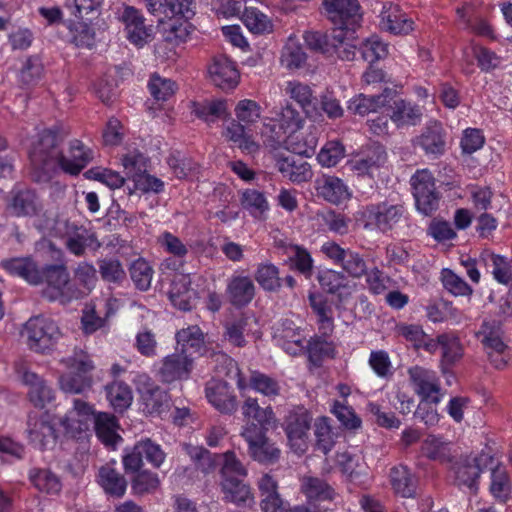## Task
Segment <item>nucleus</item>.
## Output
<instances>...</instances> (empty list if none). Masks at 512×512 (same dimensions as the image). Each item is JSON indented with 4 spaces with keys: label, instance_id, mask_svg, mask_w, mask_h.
<instances>
[{
    "label": "nucleus",
    "instance_id": "28",
    "mask_svg": "<svg viewBox=\"0 0 512 512\" xmlns=\"http://www.w3.org/2000/svg\"><path fill=\"white\" fill-rule=\"evenodd\" d=\"M147 9L153 15L159 16V21L175 17L188 18L191 14L188 0H144Z\"/></svg>",
    "mask_w": 512,
    "mask_h": 512
},
{
    "label": "nucleus",
    "instance_id": "62",
    "mask_svg": "<svg viewBox=\"0 0 512 512\" xmlns=\"http://www.w3.org/2000/svg\"><path fill=\"white\" fill-rule=\"evenodd\" d=\"M362 57L369 63L383 59L388 54L387 44L382 42L377 35H372L361 46Z\"/></svg>",
    "mask_w": 512,
    "mask_h": 512
},
{
    "label": "nucleus",
    "instance_id": "50",
    "mask_svg": "<svg viewBox=\"0 0 512 512\" xmlns=\"http://www.w3.org/2000/svg\"><path fill=\"white\" fill-rule=\"evenodd\" d=\"M160 479L157 473L142 470L131 479V490L134 495L143 496L155 493L160 487Z\"/></svg>",
    "mask_w": 512,
    "mask_h": 512
},
{
    "label": "nucleus",
    "instance_id": "36",
    "mask_svg": "<svg viewBox=\"0 0 512 512\" xmlns=\"http://www.w3.org/2000/svg\"><path fill=\"white\" fill-rule=\"evenodd\" d=\"M309 304L317 315L319 330L324 336H329L334 330L333 310L327 300L319 293H309Z\"/></svg>",
    "mask_w": 512,
    "mask_h": 512
},
{
    "label": "nucleus",
    "instance_id": "33",
    "mask_svg": "<svg viewBox=\"0 0 512 512\" xmlns=\"http://www.w3.org/2000/svg\"><path fill=\"white\" fill-rule=\"evenodd\" d=\"M65 247L73 255L81 257L85 254L87 248L96 250L101 247V243L94 231L80 225L79 228L65 240Z\"/></svg>",
    "mask_w": 512,
    "mask_h": 512
},
{
    "label": "nucleus",
    "instance_id": "25",
    "mask_svg": "<svg viewBox=\"0 0 512 512\" xmlns=\"http://www.w3.org/2000/svg\"><path fill=\"white\" fill-rule=\"evenodd\" d=\"M256 293V287L248 276H233L226 288L228 301L237 308H243L251 303Z\"/></svg>",
    "mask_w": 512,
    "mask_h": 512
},
{
    "label": "nucleus",
    "instance_id": "11",
    "mask_svg": "<svg viewBox=\"0 0 512 512\" xmlns=\"http://www.w3.org/2000/svg\"><path fill=\"white\" fill-rule=\"evenodd\" d=\"M321 251L335 264H339L349 276L360 278L366 274V262L358 252L344 249L334 241L324 243Z\"/></svg>",
    "mask_w": 512,
    "mask_h": 512
},
{
    "label": "nucleus",
    "instance_id": "51",
    "mask_svg": "<svg viewBox=\"0 0 512 512\" xmlns=\"http://www.w3.org/2000/svg\"><path fill=\"white\" fill-rule=\"evenodd\" d=\"M129 272L137 289L147 291L151 287L154 270L145 259L138 258L133 261L129 267Z\"/></svg>",
    "mask_w": 512,
    "mask_h": 512
},
{
    "label": "nucleus",
    "instance_id": "57",
    "mask_svg": "<svg viewBox=\"0 0 512 512\" xmlns=\"http://www.w3.org/2000/svg\"><path fill=\"white\" fill-rule=\"evenodd\" d=\"M98 267L101 278L106 282L120 284L126 278V272L118 259L99 260Z\"/></svg>",
    "mask_w": 512,
    "mask_h": 512
},
{
    "label": "nucleus",
    "instance_id": "17",
    "mask_svg": "<svg viewBox=\"0 0 512 512\" xmlns=\"http://www.w3.org/2000/svg\"><path fill=\"white\" fill-rule=\"evenodd\" d=\"M210 81L222 90L236 88L240 80V73L235 62L224 55L215 56L208 66Z\"/></svg>",
    "mask_w": 512,
    "mask_h": 512
},
{
    "label": "nucleus",
    "instance_id": "35",
    "mask_svg": "<svg viewBox=\"0 0 512 512\" xmlns=\"http://www.w3.org/2000/svg\"><path fill=\"white\" fill-rule=\"evenodd\" d=\"M393 96L392 88H385L379 95L367 96L360 94L350 101L348 109L354 114L364 116L378 108L387 106L390 97Z\"/></svg>",
    "mask_w": 512,
    "mask_h": 512
},
{
    "label": "nucleus",
    "instance_id": "12",
    "mask_svg": "<svg viewBox=\"0 0 512 512\" xmlns=\"http://www.w3.org/2000/svg\"><path fill=\"white\" fill-rule=\"evenodd\" d=\"M15 370L21 376L22 382L29 387L28 398L35 407L43 409L54 401V390L41 376L28 370L22 362L15 363Z\"/></svg>",
    "mask_w": 512,
    "mask_h": 512
},
{
    "label": "nucleus",
    "instance_id": "45",
    "mask_svg": "<svg viewBox=\"0 0 512 512\" xmlns=\"http://www.w3.org/2000/svg\"><path fill=\"white\" fill-rule=\"evenodd\" d=\"M29 479L39 491L48 494H57L62 488L58 476L48 469H32L29 473Z\"/></svg>",
    "mask_w": 512,
    "mask_h": 512
},
{
    "label": "nucleus",
    "instance_id": "8",
    "mask_svg": "<svg viewBox=\"0 0 512 512\" xmlns=\"http://www.w3.org/2000/svg\"><path fill=\"white\" fill-rule=\"evenodd\" d=\"M25 330L28 346L35 352L44 353L59 338L60 331L56 323L48 318L34 317L27 321Z\"/></svg>",
    "mask_w": 512,
    "mask_h": 512
},
{
    "label": "nucleus",
    "instance_id": "54",
    "mask_svg": "<svg viewBox=\"0 0 512 512\" xmlns=\"http://www.w3.org/2000/svg\"><path fill=\"white\" fill-rule=\"evenodd\" d=\"M316 448L323 454H328L335 445V434L326 417L318 418L315 422Z\"/></svg>",
    "mask_w": 512,
    "mask_h": 512
},
{
    "label": "nucleus",
    "instance_id": "15",
    "mask_svg": "<svg viewBox=\"0 0 512 512\" xmlns=\"http://www.w3.org/2000/svg\"><path fill=\"white\" fill-rule=\"evenodd\" d=\"M193 358L179 353L164 357L157 371L159 380L163 383H173L189 378L193 370Z\"/></svg>",
    "mask_w": 512,
    "mask_h": 512
},
{
    "label": "nucleus",
    "instance_id": "52",
    "mask_svg": "<svg viewBox=\"0 0 512 512\" xmlns=\"http://www.w3.org/2000/svg\"><path fill=\"white\" fill-rule=\"evenodd\" d=\"M241 21L249 32H272V20L259 9L254 7L245 8Z\"/></svg>",
    "mask_w": 512,
    "mask_h": 512
},
{
    "label": "nucleus",
    "instance_id": "32",
    "mask_svg": "<svg viewBox=\"0 0 512 512\" xmlns=\"http://www.w3.org/2000/svg\"><path fill=\"white\" fill-rule=\"evenodd\" d=\"M417 144L427 155H442L446 146L442 125L438 122H434L427 126L422 134L417 138Z\"/></svg>",
    "mask_w": 512,
    "mask_h": 512
},
{
    "label": "nucleus",
    "instance_id": "27",
    "mask_svg": "<svg viewBox=\"0 0 512 512\" xmlns=\"http://www.w3.org/2000/svg\"><path fill=\"white\" fill-rule=\"evenodd\" d=\"M276 167L283 177L293 183L307 182L312 178L310 164L299 156L279 158Z\"/></svg>",
    "mask_w": 512,
    "mask_h": 512
},
{
    "label": "nucleus",
    "instance_id": "20",
    "mask_svg": "<svg viewBox=\"0 0 512 512\" xmlns=\"http://www.w3.org/2000/svg\"><path fill=\"white\" fill-rule=\"evenodd\" d=\"M209 403L222 414H233L238 408L233 388L225 381H210L205 389Z\"/></svg>",
    "mask_w": 512,
    "mask_h": 512
},
{
    "label": "nucleus",
    "instance_id": "18",
    "mask_svg": "<svg viewBox=\"0 0 512 512\" xmlns=\"http://www.w3.org/2000/svg\"><path fill=\"white\" fill-rule=\"evenodd\" d=\"M93 159V151L87 148L80 140L74 139L69 143L67 154L61 152L58 156L57 170L64 173L78 175Z\"/></svg>",
    "mask_w": 512,
    "mask_h": 512
},
{
    "label": "nucleus",
    "instance_id": "14",
    "mask_svg": "<svg viewBox=\"0 0 512 512\" xmlns=\"http://www.w3.org/2000/svg\"><path fill=\"white\" fill-rule=\"evenodd\" d=\"M409 380L421 401L429 400L438 404L441 401L440 383L436 374L428 369L414 366L408 370Z\"/></svg>",
    "mask_w": 512,
    "mask_h": 512
},
{
    "label": "nucleus",
    "instance_id": "58",
    "mask_svg": "<svg viewBox=\"0 0 512 512\" xmlns=\"http://www.w3.org/2000/svg\"><path fill=\"white\" fill-rule=\"evenodd\" d=\"M288 134L278 121L264 123L261 129L264 144L274 150L285 143Z\"/></svg>",
    "mask_w": 512,
    "mask_h": 512
},
{
    "label": "nucleus",
    "instance_id": "38",
    "mask_svg": "<svg viewBox=\"0 0 512 512\" xmlns=\"http://www.w3.org/2000/svg\"><path fill=\"white\" fill-rule=\"evenodd\" d=\"M301 491L309 500L332 501L336 496L331 485L325 480L313 476H304L301 479Z\"/></svg>",
    "mask_w": 512,
    "mask_h": 512
},
{
    "label": "nucleus",
    "instance_id": "6",
    "mask_svg": "<svg viewBox=\"0 0 512 512\" xmlns=\"http://www.w3.org/2000/svg\"><path fill=\"white\" fill-rule=\"evenodd\" d=\"M267 432L250 426L241 430L240 435L248 445L247 453L251 459L260 464L273 465L279 461L281 450L267 436Z\"/></svg>",
    "mask_w": 512,
    "mask_h": 512
},
{
    "label": "nucleus",
    "instance_id": "5",
    "mask_svg": "<svg viewBox=\"0 0 512 512\" xmlns=\"http://www.w3.org/2000/svg\"><path fill=\"white\" fill-rule=\"evenodd\" d=\"M311 421L312 416L303 406L293 407L285 415L283 428L295 453L303 454L306 451Z\"/></svg>",
    "mask_w": 512,
    "mask_h": 512
},
{
    "label": "nucleus",
    "instance_id": "46",
    "mask_svg": "<svg viewBox=\"0 0 512 512\" xmlns=\"http://www.w3.org/2000/svg\"><path fill=\"white\" fill-rule=\"evenodd\" d=\"M249 386L270 399L279 396L281 392V386L275 378L259 371L251 372Z\"/></svg>",
    "mask_w": 512,
    "mask_h": 512
},
{
    "label": "nucleus",
    "instance_id": "41",
    "mask_svg": "<svg viewBox=\"0 0 512 512\" xmlns=\"http://www.w3.org/2000/svg\"><path fill=\"white\" fill-rule=\"evenodd\" d=\"M224 498L227 501L241 504L252 499V493L249 485L243 479L238 477H226L221 481Z\"/></svg>",
    "mask_w": 512,
    "mask_h": 512
},
{
    "label": "nucleus",
    "instance_id": "59",
    "mask_svg": "<svg viewBox=\"0 0 512 512\" xmlns=\"http://www.w3.org/2000/svg\"><path fill=\"white\" fill-rule=\"evenodd\" d=\"M148 88L154 99L166 101L175 93L177 85L171 79L162 78L157 74H153L149 80Z\"/></svg>",
    "mask_w": 512,
    "mask_h": 512
},
{
    "label": "nucleus",
    "instance_id": "1",
    "mask_svg": "<svg viewBox=\"0 0 512 512\" xmlns=\"http://www.w3.org/2000/svg\"><path fill=\"white\" fill-rule=\"evenodd\" d=\"M2 266L10 274L22 277L30 284L46 283L42 295L49 301H58L65 305L83 298V293L71 282L70 273L64 263L45 265L40 270L30 258H15L2 261Z\"/></svg>",
    "mask_w": 512,
    "mask_h": 512
},
{
    "label": "nucleus",
    "instance_id": "29",
    "mask_svg": "<svg viewBox=\"0 0 512 512\" xmlns=\"http://www.w3.org/2000/svg\"><path fill=\"white\" fill-rule=\"evenodd\" d=\"M451 472L453 474L454 484L459 488H467L470 492L476 493L478 489V478L480 469L473 465L470 457L461 458L456 461Z\"/></svg>",
    "mask_w": 512,
    "mask_h": 512
},
{
    "label": "nucleus",
    "instance_id": "60",
    "mask_svg": "<svg viewBox=\"0 0 512 512\" xmlns=\"http://www.w3.org/2000/svg\"><path fill=\"white\" fill-rule=\"evenodd\" d=\"M344 155L345 148L339 141H329L321 148L317 160L323 167H333Z\"/></svg>",
    "mask_w": 512,
    "mask_h": 512
},
{
    "label": "nucleus",
    "instance_id": "16",
    "mask_svg": "<svg viewBox=\"0 0 512 512\" xmlns=\"http://www.w3.org/2000/svg\"><path fill=\"white\" fill-rule=\"evenodd\" d=\"M42 201L35 190L24 188L10 192L7 210L16 217H34L41 213Z\"/></svg>",
    "mask_w": 512,
    "mask_h": 512
},
{
    "label": "nucleus",
    "instance_id": "63",
    "mask_svg": "<svg viewBox=\"0 0 512 512\" xmlns=\"http://www.w3.org/2000/svg\"><path fill=\"white\" fill-rule=\"evenodd\" d=\"M308 355L314 365L320 366L324 358L333 357L334 346L325 339L314 338L308 343Z\"/></svg>",
    "mask_w": 512,
    "mask_h": 512
},
{
    "label": "nucleus",
    "instance_id": "23",
    "mask_svg": "<svg viewBox=\"0 0 512 512\" xmlns=\"http://www.w3.org/2000/svg\"><path fill=\"white\" fill-rule=\"evenodd\" d=\"M387 105L390 109V119L398 127L416 125L421 121V108L416 104L400 98L394 89L393 96L390 97Z\"/></svg>",
    "mask_w": 512,
    "mask_h": 512
},
{
    "label": "nucleus",
    "instance_id": "42",
    "mask_svg": "<svg viewBox=\"0 0 512 512\" xmlns=\"http://www.w3.org/2000/svg\"><path fill=\"white\" fill-rule=\"evenodd\" d=\"M306 53L304 52L301 44L299 43V40L297 39L296 35H291L283 50L281 55V62L282 64L290 69L295 70L302 68L306 63Z\"/></svg>",
    "mask_w": 512,
    "mask_h": 512
},
{
    "label": "nucleus",
    "instance_id": "39",
    "mask_svg": "<svg viewBox=\"0 0 512 512\" xmlns=\"http://www.w3.org/2000/svg\"><path fill=\"white\" fill-rule=\"evenodd\" d=\"M391 483L396 491L402 497H413L416 492V479L410 470L404 466L399 465L393 467L390 472Z\"/></svg>",
    "mask_w": 512,
    "mask_h": 512
},
{
    "label": "nucleus",
    "instance_id": "31",
    "mask_svg": "<svg viewBox=\"0 0 512 512\" xmlns=\"http://www.w3.org/2000/svg\"><path fill=\"white\" fill-rule=\"evenodd\" d=\"M316 191L319 196L333 204H339L350 197L344 182L330 175H323L316 180Z\"/></svg>",
    "mask_w": 512,
    "mask_h": 512
},
{
    "label": "nucleus",
    "instance_id": "10",
    "mask_svg": "<svg viewBox=\"0 0 512 512\" xmlns=\"http://www.w3.org/2000/svg\"><path fill=\"white\" fill-rule=\"evenodd\" d=\"M323 5L328 17L339 24V29L354 32L359 28L362 13L358 0H324Z\"/></svg>",
    "mask_w": 512,
    "mask_h": 512
},
{
    "label": "nucleus",
    "instance_id": "22",
    "mask_svg": "<svg viewBox=\"0 0 512 512\" xmlns=\"http://www.w3.org/2000/svg\"><path fill=\"white\" fill-rule=\"evenodd\" d=\"M320 287L328 294L336 295L340 302L346 300L354 289L344 273L332 269H320L317 272Z\"/></svg>",
    "mask_w": 512,
    "mask_h": 512
},
{
    "label": "nucleus",
    "instance_id": "21",
    "mask_svg": "<svg viewBox=\"0 0 512 512\" xmlns=\"http://www.w3.org/2000/svg\"><path fill=\"white\" fill-rule=\"evenodd\" d=\"M379 27L385 32H410L414 30V22L399 5L386 2L379 14Z\"/></svg>",
    "mask_w": 512,
    "mask_h": 512
},
{
    "label": "nucleus",
    "instance_id": "48",
    "mask_svg": "<svg viewBox=\"0 0 512 512\" xmlns=\"http://www.w3.org/2000/svg\"><path fill=\"white\" fill-rule=\"evenodd\" d=\"M107 398L117 411L127 409L133 400L131 388L122 381H114L106 386Z\"/></svg>",
    "mask_w": 512,
    "mask_h": 512
},
{
    "label": "nucleus",
    "instance_id": "53",
    "mask_svg": "<svg viewBox=\"0 0 512 512\" xmlns=\"http://www.w3.org/2000/svg\"><path fill=\"white\" fill-rule=\"evenodd\" d=\"M442 365L451 366L463 356V347L457 336L444 333L440 335Z\"/></svg>",
    "mask_w": 512,
    "mask_h": 512
},
{
    "label": "nucleus",
    "instance_id": "49",
    "mask_svg": "<svg viewBox=\"0 0 512 512\" xmlns=\"http://www.w3.org/2000/svg\"><path fill=\"white\" fill-rule=\"evenodd\" d=\"M240 204L253 217H261L269 209L264 193L256 189H245L241 192Z\"/></svg>",
    "mask_w": 512,
    "mask_h": 512
},
{
    "label": "nucleus",
    "instance_id": "40",
    "mask_svg": "<svg viewBox=\"0 0 512 512\" xmlns=\"http://www.w3.org/2000/svg\"><path fill=\"white\" fill-rule=\"evenodd\" d=\"M502 325L497 320L483 321L480 330L476 336L483 344L485 351L490 349L503 348L506 344L503 342Z\"/></svg>",
    "mask_w": 512,
    "mask_h": 512
},
{
    "label": "nucleus",
    "instance_id": "37",
    "mask_svg": "<svg viewBox=\"0 0 512 512\" xmlns=\"http://www.w3.org/2000/svg\"><path fill=\"white\" fill-rule=\"evenodd\" d=\"M94 428L99 440L106 446L114 447L121 439L117 433L118 423L114 415L109 413H98L94 416Z\"/></svg>",
    "mask_w": 512,
    "mask_h": 512
},
{
    "label": "nucleus",
    "instance_id": "47",
    "mask_svg": "<svg viewBox=\"0 0 512 512\" xmlns=\"http://www.w3.org/2000/svg\"><path fill=\"white\" fill-rule=\"evenodd\" d=\"M286 92L302 107L307 116L315 111V98L308 85L291 81L287 84Z\"/></svg>",
    "mask_w": 512,
    "mask_h": 512
},
{
    "label": "nucleus",
    "instance_id": "7",
    "mask_svg": "<svg viewBox=\"0 0 512 512\" xmlns=\"http://www.w3.org/2000/svg\"><path fill=\"white\" fill-rule=\"evenodd\" d=\"M176 341L180 349L179 353L190 356L194 359L195 355H204L215 358V361L223 360L231 366H235L233 359L223 352H215L207 349L204 345V335L201 329L194 325L181 329L176 333Z\"/></svg>",
    "mask_w": 512,
    "mask_h": 512
},
{
    "label": "nucleus",
    "instance_id": "19",
    "mask_svg": "<svg viewBox=\"0 0 512 512\" xmlns=\"http://www.w3.org/2000/svg\"><path fill=\"white\" fill-rule=\"evenodd\" d=\"M241 413L244 419L247 420L242 430H246L251 426L260 431H268L274 428L277 423L272 408L270 406L262 408L256 398L247 397L241 406Z\"/></svg>",
    "mask_w": 512,
    "mask_h": 512
},
{
    "label": "nucleus",
    "instance_id": "3",
    "mask_svg": "<svg viewBox=\"0 0 512 512\" xmlns=\"http://www.w3.org/2000/svg\"><path fill=\"white\" fill-rule=\"evenodd\" d=\"M366 229L387 234L407 221V210L403 204L382 201L369 204L362 211Z\"/></svg>",
    "mask_w": 512,
    "mask_h": 512
},
{
    "label": "nucleus",
    "instance_id": "24",
    "mask_svg": "<svg viewBox=\"0 0 512 512\" xmlns=\"http://www.w3.org/2000/svg\"><path fill=\"white\" fill-rule=\"evenodd\" d=\"M169 298L172 304L182 311H190L196 305L198 292L191 287L189 275H179L174 279Z\"/></svg>",
    "mask_w": 512,
    "mask_h": 512
},
{
    "label": "nucleus",
    "instance_id": "9",
    "mask_svg": "<svg viewBox=\"0 0 512 512\" xmlns=\"http://www.w3.org/2000/svg\"><path fill=\"white\" fill-rule=\"evenodd\" d=\"M307 46L314 51L332 56L336 54L343 60H352L356 46L347 42L342 34H303Z\"/></svg>",
    "mask_w": 512,
    "mask_h": 512
},
{
    "label": "nucleus",
    "instance_id": "61",
    "mask_svg": "<svg viewBox=\"0 0 512 512\" xmlns=\"http://www.w3.org/2000/svg\"><path fill=\"white\" fill-rule=\"evenodd\" d=\"M126 177L137 181L138 177L145 176L147 171V158L139 152H131L122 159Z\"/></svg>",
    "mask_w": 512,
    "mask_h": 512
},
{
    "label": "nucleus",
    "instance_id": "64",
    "mask_svg": "<svg viewBox=\"0 0 512 512\" xmlns=\"http://www.w3.org/2000/svg\"><path fill=\"white\" fill-rule=\"evenodd\" d=\"M235 115L239 122L249 125L258 121L261 116V107L254 100L243 99L237 103Z\"/></svg>",
    "mask_w": 512,
    "mask_h": 512
},
{
    "label": "nucleus",
    "instance_id": "2",
    "mask_svg": "<svg viewBox=\"0 0 512 512\" xmlns=\"http://www.w3.org/2000/svg\"><path fill=\"white\" fill-rule=\"evenodd\" d=\"M69 131L63 127L44 130L39 137V141L30 152V161L33 168L39 172L37 181L46 182L57 172L58 156L61 151L57 146L68 135Z\"/></svg>",
    "mask_w": 512,
    "mask_h": 512
},
{
    "label": "nucleus",
    "instance_id": "43",
    "mask_svg": "<svg viewBox=\"0 0 512 512\" xmlns=\"http://www.w3.org/2000/svg\"><path fill=\"white\" fill-rule=\"evenodd\" d=\"M254 278L260 287L267 292H277L282 287L279 269L272 263H262L257 266Z\"/></svg>",
    "mask_w": 512,
    "mask_h": 512
},
{
    "label": "nucleus",
    "instance_id": "34",
    "mask_svg": "<svg viewBox=\"0 0 512 512\" xmlns=\"http://www.w3.org/2000/svg\"><path fill=\"white\" fill-rule=\"evenodd\" d=\"M98 483L106 494L116 498L124 496L127 489L125 477L111 464H106L99 469Z\"/></svg>",
    "mask_w": 512,
    "mask_h": 512
},
{
    "label": "nucleus",
    "instance_id": "30",
    "mask_svg": "<svg viewBox=\"0 0 512 512\" xmlns=\"http://www.w3.org/2000/svg\"><path fill=\"white\" fill-rule=\"evenodd\" d=\"M141 393L143 411L150 415H160L170 408V397L168 393L155 384L145 386Z\"/></svg>",
    "mask_w": 512,
    "mask_h": 512
},
{
    "label": "nucleus",
    "instance_id": "4",
    "mask_svg": "<svg viewBox=\"0 0 512 512\" xmlns=\"http://www.w3.org/2000/svg\"><path fill=\"white\" fill-rule=\"evenodd\" d=\"M64 362L72 371L60 377L61 389L71 394H81L90 389L92 378L88 373L94 369V364L89 355L83 350H75Z\"/></svg>",
    "mask_w": 512,
    "mask_h": 512
},
{
    "label": "nucleus",
    "instance_id": "56",
    "mask_svg": "<svg viewBox=\"0 0 512 512\" xmlns=\"http://www.w3.org/2000/svg\"><path fill=\"white\" fill-rule=\"evenodd\" d=\"M101 4L102 0H65L64 3L75 20L83 22L85 26L86 21L90 20L87 16L95 12Z\"/></svg>",
    "mask_w": 512,
    "mask_h": 512
},
{
    "label": "nucleus",
    "instance_id": "26",
    "mask_svg": "<svg viewBox=\"0 0 512 512\" xmlns=\"http://www.w3.org/2000/svg\"><path fill=\"white\" fill-rule=\"evenodd\" d=\"M386 161L387 153L384 146L373 143L363 151L361 156L351 161V168L359 175L371 174L373 170L383 166Z\"/></svg>",
    "mask_w": 512,
    "mask_h": 512
},
{
    "label": "nucleus",
    "instance_id": "13",
    "mask_svg": "<svg viewBox=\"0 0 512 512\" xmlns=\"http://www.w3.org/2000/svg\"><path fill=\"white\" fill-rule=\"evenodd\" d=\"M26 431L30 442L40 450L48 449L56 443V431L47 413L30 412Z\"/></svg>",
    "mask_w": 512,
    "mask_h": 512
},
{
    "label": "nucleus",
    "instance_id": "55",
    "mask_svg": "<svg viewBox=\"0 0 512 512\" xmlns=\"http://www.w3.org/2000/svg\"><path fill=\"white\" fill-rule=\"evenodd\" d=\"M186 449L197 469L201 470L203 473L214 471L218 460L221 458L220 455L212 454L203 447L187 446Z\"/></svg>",
    "mask_w": 512,
    "mask_h": 512
},
{
    "label": "nucleus",
    "instance_id": "44",
    "mask_svg": "<svg viewBox=\"0 0 512 512\" xmlns=\"http://www.w3.org/2000/svg\"><path fill=\"white\" fill-rule=\"evenodd\" d=\"M194 113L207 123H213L228 116L226 100H211L194 104Z\"/></svg>",
    "mask_w": 512,
    "mask_h": 512
}]
</instances>
